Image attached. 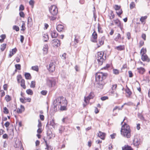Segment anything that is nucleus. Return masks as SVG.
Segmentation results:
<instances>
[{"instance_id": "51", "label": "nucleus", "mask_w": 150, "mask_h": 150, "mask_svg": "<svg viewBox=\"0 0 150 150\" xmlns=\"http://www.w3.org/2000/svg\"><path fill=\"white\" fill-rule=\"evenodd\" d=\"M113 73L115 74H118L119 73V71L118 70L116 69H114L113 70Z\"/></svg>"}, {"instance_id": "62", "label": "nucleus", "mask_w": 150, "mask_h": 150, "mask_svg": "<svg viewBox=\"0 0 150 150\" xmlns=\"http://www.w3.org/2000/svg\"><path fill=\"white\" fill-rule=\"evenodd\" d=\"M2 137L4 139H7L8 138V136L6 134H5L3 135Z\"/></svg>"}, {"instance_id": "13", "label": "nucleus", "mask_w": 150, "mask_h": 150, "mask_svg": "<svg viewBox=\"0 0 150 150\" xmlns=\"http://www.w3.org/2000/svg\"><path fill=\"white\" fill-rule=\"evenodd\" d=\"M105 39V37L104 36L102 37L101 38H100L98 40V42L97 44V48H99L104 43V40Z\"/></svg>"}, {"instance_id": "63", "label": "nucleus", "mask_w": 150, "mask_h": 150, "mask_svg": "<svg viewBox=\"0 0 150 150\" xmlns=\"http://www.w3.org/2000/svg\"><path fill=\"white\" fill-rule=\"evenodd\" d=\"M129 76V77L131 78L133 77V74L132 72L131 71H128Z\"/></svg>"}, {"instance_id": "3", "label": "nucleus", "mask_w": 150, "mask_h": 150, "mask_svg": "<svg viewBox=\"0 0 150 150\" xmlns=\"http://www.w3.org/2000/svg\"><path fill=\"white\" fill-rule=\"evenodd\" d=\"M121 134L127 138H129L131 136V130L130 126L126 122H125L123 125H122L120 130Z\"/></svg>"}, {"instance_id": "44", "label": "nucleus", "mask_w": 150, "mask_h": 150, "mask_svg": "<svg viewBox=\"0 0 150 150\" xmlns=\"http://www.w3.org/2000/svg\"><path fill=\"white\" fill-rule=\"evenodd\" d=\"M26 93L28 94L32 95L33 94V91L30 89H27L26 91Z\"/></svg>"}, {"instance_id": "39", "label": "nucleus", "mask_w": 150, "mask_h": 150, "mask_svg": "<svg viewBox=\"0 0 150 150\" xmlns=\"http://www.w3.org/2000/svg\"><path fill=\"white\" fill-rule=\"evenodd\" d=\"M47 85L50 87H52V79H48L47 81Z\"/></svg>"}, {"instance_id": "52", "label": "nucleus", "mask_w": 150, "mask_h": 150, "mask_svg": "<svg viewBox=\"0 0 150 150\" xmlns=\"http://www.w3.org/2000/svg\"><path fill=\"white\" fill-rule=\"evenodd\" d=\"M47 93V91L46 90H42L41 91V94L43 96H45Z\"/></svg>"}, {"instance_id": "15", "label": "nucleus", "mask_w": 150, "mask_h": 150, "mask_svg": "<svg viewBox=\"0 0 150 150\" xmlns=\"http://www.w3.org/2000/svg\"><path fill=\"white\" fill-rule=\"evenodd\" d=\"M117 36H115L114 40L116 42H120V40H123L124 39V37H121V34L119 33H117Z\"/></svg>"}, {"instance_id": "18", "label": "nucleus", "mask_w": 150, "mask_h": 150, "mask_svg": "<svg viewBox=\"0 0 150 150\" xmlns=\"http://www.w3.org/2000/svg\"><path fill=\"white\" fill-rule=\"evenodd\" d=\"M106 135V134L105 133L101 131H99L97 134L98 137L103 140L105 139Z\"/></svg>"}, {"instance_id": "49", "label": "nucleus", "mask_w": 150, "mask_h": 150, "mask_svg": "<svg viewBox=\"0 0 150 150\" xmlns=\"http://www.w3.org/2000/svg\"><path fill=\"white\" fill-rule=\"evenodd\" d=\"M144 44V41L143 40H140L139 44V46L140 48Z\"/></svg>"}, {"instance_id": "14", "label": "nucleus", "mask_w": 150, "mask_h": 150, "mask_svg": "<svg viewBox=\"0 0 150 150\" xmlns=\"http://www.w3.org/2000/svg\"><path fill=\"white\" fill-rule=\"evenodd\" d=\"M113 21L115 25L120 28L122 30L123 28V24L121 23V21L118 18L114 20Z\"/></svg>"}, {"instance_id": "16", "label": "nucleus", "mask_w": 150, "mask_h": 150, "mask_svg": "<svg viewBox=\"0 0 150 150\" xmlns=\"http://www.w3.org/2000/svg\"><path fill=\"white\" fill-rule=\"evenodd\" d=\"M20 100L21 103H25L26 102H30L31 101V98H26L24 97L23 98H20Z\"/></svg>"}, {"instance_id": "1", "label": "nucleus", "mask_w": 150, "mask_h": 150, "mask_svg": "<svg viewBox=\"0 0 150 150\" xmlns=\"http://www.w3.org/2000/svg\"><path fill=\"white\" fill-rule=\"evenodd\" d=\"M53 104L54 110L57 111V109L61 111L67 110V101L63 96L57 98L54 101Z\"/></svg>"}, {"instance_id": "60", "label": "nucleus", "mask_w": 150, "mask_h": 150, "mask_svg": "<svg viewBox=\"0 0 150 150\" xmlns=\"http://www.w3.org/2000/svg\"><path fill=\"white\" fill-rule=\"evenodd\" d=\"M127 37L128 40H130L131 38V33L129 32L127 33Z\"/></svg>"}, {"instance_id": "46", "label": "nucleus", "mask_w": 150, "mask_h": 150, "mask_svg": "<svg viewBox=\"0 0 150 150\" xmlns=\"http://www.w3.org/2000/svg\"><path fill=\"white\" fill-rule=\"evenodd\" d=\"M135 4L134 2H132L130 4V9H132L135 7Z\"/></svg>"}, {"instance_id": "50", "label": "nucleus", "mask_w": 150, "mask_h": 150, "mask_svg": "<svg viewBox=\"0 0 150 150\" xmlns=\"http://www.w3.org/2000/svg\"><path fill=\"white\" fill-rule=\"evenodd\" d=\"M19 15L20 16L23 18H24L25 17V14L22 11H20L19 13Z\"/></svg>"}, {"instance_id": "26", "label": "nucleus", "mask_w": 150, "mask_h": 150, "mask_svg": "<svg viewBox=\"0 0 150 150\" xmlns=\"http://www.w3.org/2000/svg\"><path fill=\"white\" fill-rule=\"evenodd\" d=\"M126 92V95L127 97H129L131 96L132 93L130 89L127 86V88L125 90Z\"/></svg>"}, {"instance_id": "31", "label": "nucleus", "mask_w": 150, "mask_h": 150, "mask_svg": "<svg viewBox=\"0 0 150 150\" xmlns=\"http://www.w3.org/2000/svg\"><path fill=\"white\" fill-rule=\"evenodd\" d=\"M5 100L7 102L11 101L12 100V98L11 96L8 95H6L5 96Z\"/></svg>"}, {"instance_id": "55", "label": "nucleus", "mask_w": 150, "mask_h": 150, "mask_svg": "<svg viewBox=\"0 0 150 150\" xmlns=\"http://www.w3.org/2000/svg\"><path fill=\"white\" fill-rule=\"evenodd\" d=\"M34 1L33 0H30L29 1V4L31 5L32 7H33L34 4Z\"/></svg>"}, {"instance_id": "20", "label": "nucleus", "mask_w": 150, "mask_h": 150, "mask_svg": "<svg viewBox=\"0 0 150 150\" xmlns=\"http://www.w3.org/2000/svg\"><path fill=\"white\" fill-rule=\"evenodd\" d=\"M141 59L143 61H146L147 62H149L150 59L146 54H142L141 56Z\"/></svg>"}, {"instance_id": "7", "label": "nucleus", "mask_w": 150, "mask_h": 150, "mask_svg": "<svg viewBox=\"0 0 150 150\" xmlns=\"http://www.w3.org/2000/svg\"><path fill=\"white\" fill-rule=\"evenodd\" d=\"M103 56L104 53L102 52H99L97 53L96 59L99 65H101L103 63L104 59L103 58Z\"/></svg>"}, {"instance_id": "61", "label": "nucleus", "mask_w": 150, "mask_h": 150, "mask_svg": "<svg viewBox=\"0 0 150 150\" xmlns=\"http://www.w3.org/2000/svg\"><path fill=\"white\" fill-rule=\"evenodd\" d=\"M46 148H45L47 150H52V148L49 145H48L46 146Z\"/></svg>"}, {"instance_id": "11", "label": "nucleus", "mask_w": 150, "mask_h": 150, "mask_svg": "<svg viewBox=\"0 0 150 150\" xmlns=\"http://www.w3.org/2000/svg\"><path fill=\"white\" fill-rule=\"evenodd\" d=\"M52 45L54 47H57L60 45V41L57 39H53L51 41Z\"/></svg>"}, {"instance_id": "45", "label": "nucleus", "mask_w": 150, "mask_h": 150, "mask_svg": "<svg viewBox=\"0 0 150 150\" xmlns=\"http://www.w3.org/2000/svg\"><path fill=\"white\" fill-rule=\"evenodd\" d=\"M3 112L5 114H7L9 112L8 109L6 107L4 108Z\"/></svg>"}, {"instance_id": "30", "label": "nucleus", "mask_w": 150, "mask_h": 150, "mask_svg": "<svg viewBox=\"0 0 150 150\" xmlns=\"http://www.w3.org/2000/svg\"><path fill=\"white\" fill-rule=\"evenodd\" d=\"M25 78L26 79H31L32 76L30 73H25L24 74Z\"/></svg>"}, {"instance_id": "24", "label": "nucleus", "mask_w": 150, "mask_h": 150, "mask_svg": "<svg viewBox=\"0 0 150 150\" xmlns=\"http://www.w3.org/2000/svg\"><path fill=\"white\" fill-rule=\"evenodd\" d=\"M122 148V150H134L131 146L128 145H125Z\"/></svg>"}, {"instance_id": "25", "label": "nucleus", "mask_w": 150, "mask_h": 150, "mask_svg": "<svg viewBox=\"0 0 150 150\" xmlns=\"http://www.w3.org/2000/svg\"><path fill=\"white\" fill-rule=\"evenodd\" d=\"M17 51V49L16 48H15L12 49L11 51H10L9 54V57H11L16 53Z\"/></svg>"}, {"instance_id": "33", "label": "nucleus", "mask_w": 150, "mask_h": 150, "mask_svg": "<svg viewBox=\"0 0 150 150\" xmlns=\"http://www.w3.org/2000/svg\"><path fill=\"white\" fill-rule=\"evenodd\" d=\"M27 24L28 25H31L33 24V20L31 17H28L27 20Z\"/></svg>"}, {"instance_id": "9", "label": "nucleus", "mask_w": 150, "mask_h": 150, "mask_svg": "<svg viewBox=\"0 0 150 150\" xmlns=\"http://www.w3.org/2000/svg\"><path fill=\"white\" fill-rule=\"evenodd\" d=\"M49 11L51 14L53 16L56 15L58 12V8L55 5L51 6L49 8Z\"/></svg>"}, {"instance_id": "2", "label": "nucleus", "mask_w": 150, "mask_h": 150, "mask_svg": "<svg viewBox=\"0 0 150 150\" xmlns=\"http://www.w3.org/2000/svg\"><path fill=\"white\" fill-rule=\"evenodd\" d=\"M108 76L107 73L98 72L95 74V80L98 87L102 88L106 84L105 79Z\"/></svg>"}, {"instance_id": "56", "label": "nucleus", "mask_w": 150, "mask_h": 150, "mask_svg": "<svg viewBox=\"0 0 150 150\" xmlns=\"http://www.w3.org/2000/svg\"><path fill=\"white\" fill-rule=\"evenodd\" d=\"M56 83V82L55 80L53 78L52 79V87L55 86Z\"/></svg>"}, {"instance_id": "59", "label": "nucleus", "mask_w": 150, "mask_h": 150, "mask_svg": "<svg viewBox=\"0 0 150 150\" xmlns=\"http://www.w3.org/2000/svg\"><path fill=\"white\" fill-rule=\"evenodd\" d=\"M24 9V7L23 5L21 4L20 5L19 8V11H23Z\"/></svg>"}, {"instance_id": "21", "label": "nucleus", "mask_w": 150, "mask_h": 150, "mask_svg": "<svg viewBox=\"0 0 150 150\" xmlns=\"http://www.w3.org/2000/svg\"><path fill=\"white\" fill-rule=\"evenodd\" d=\"M50 34L52 38H56L58 36V33L55 30H51Z\"/></svg>"}, {"instance_id": "58", "label": "nucleus", "mask_w": 150, "mask_h": 150, "mask_svg": "<svg viewBox=\"0 0 150 150\" xmlns=\"http://www.w3.org/2000/svg\"><path fill=\"white\" fill-rule=\"evenodd\" d=\"M1 93H0V97L1 98H2L4 96H5V92L3 90H1Z\"/></svg>"}, {"instance_id": "34", "label": "nucleus", "mask_w": 150, "mask_h": 150, "mask_svg": "<svg viewBox=\"0 0 150 150\" xmlns=\"http://www.w3.org/2000/svg\"><path fill=\"white\" fill-rule=\"evenodd\" d=\"M147 16H142L140 19V21L142 23H145V20L147 18Z\"/></svg>"}, {"instance_id": "42", "label": "nucleus", "mask_w": 150, "mask_h": 150, "mask_svg": "<svg viewBox=\"0 0 150 150\" xmlns=\"http://www.w3.org/2000/svg\"><path fill=\"white\" fill-rule=\"evenodd\" d=\"M31 69H32L34 71H35L37 72H38L39 71V68L38 66H32Z\"/></svg>"}, {"instance_id": "32", "label": "nucleus", "mask_w": 150, "mask_h": 150, "mask_svg": "<svg viewBox=\"0 0 150 150\" xmlns=\"http://www.w3.org/2000/svg\"><path fill=\"white\" fill-rule=\"evenodd\" d=\"M109 18L110 20L113 19L115 17V14L114 13L113 11H111L108 15Z\"/></svg>"}, {"instance_id": "35", "label": "nucleus", "mask_w": 150, "mask_h": 150, "mask_svg": "<svg viewBox=\"0 0 150 150\" xmlns=\"http://www.w3.org/2000/svg\"><path fill=\"white\" fill-rule=\"evenodd\" d=\"M74 42L76 43H78L80 40V37L78 35H76L75 36Z\"/></svg>"}, {"instance_id": "19", "label": "nucleus", "mask_w": 150, "mask_h": 150, "mask_svg": "<svg viewBox=\"0 0 150 150\" xmlns=\"http://www.w3.org/2000/svg\"><path fill=\"white\" fill-rule=\"evenodd\" d=\"M57 29L59 32L64 31L65 30V27L64 25L62 24H59L57 26Z\"/></svg>"}, {"instance_id": "29", "label": "nucleus", "mask_w": 150, "mask_h": 150, "mask_svg": "<svg viewBox=\"0 0 150 150\" xmlns=\"http://www.w3.org/2000/svg\"><path fill=\"white\" fill-rule=\"evenodd\" d=\"M137 69L138 70V72L140 74H143L145 71V69L142 67L138 68H137Z\"/></svg>"}, {"instance_id": "8", "label": "nucleus", "mask_w": 150, "mask_h": 150, "mask_svg": "<svg viewBox=\"0 0 150 150\" xmlns=\"http://www.w3.org/2000/svg\"><path fill=\"white\" fill-rule=\"evenodd\" d=\"M113 8L115 11L116 13L118 16L120 18H122L121 15L123 13V11L121 6L117 5H114L113 6Z\"/></svg>"}, {"instance_id": "12", "label": "nucleus", "mask_w": 150, "mask_h": 150, "mask_svg": "<svg viewBox=\"0 0 150 150\" xmlns=\"http://www.w3.org/2000/svg\"><path fill=\"white\" fill-rule=\"evenodd\" d=\"M93 32L92 33L91 35V41L94 42H97L98 34L94 29L93 30Z\"/></svg>"}, {"instance_id": "38", "label": "nucleus", "mask_w": 150, "mask_h": 150, "mask_svg": "<svg viewBox=\"0 0 150 150\" xmlns=\"http://www.w3.org/2000/svg\"><path fill=\"white\" fill-rule=\"evenodd\" d=\"M98 32L100 33H102L103 31L102 29V28L101 27L99 23L98 24Z\"/></svg>"}, {"instance_id": "47", "label": "nucleus", "mask_w": 150, "mask_h": 150, "mask_svg": "<svg viewBox=\"0 0 150 150\" xmlns=\"http://www.w3.org/2000/svg\"><path fill=\"white\" fill-rule=\"evenodd\" d=\"M127 122H128L127 118L126 117H124L123 121L121 123V125H123V124H124L125 122H126V124H127Z\"/></svg>"}, {"instance_id": "36", "label": "nucleus", "mask_w": 150, "mask_h": 150, "mask_svg": "<svg viewBox=\"0 0 150 150\" xmlns=\"http://www.w3.org/2000/svg\"><path fill=\"white\" fill-rule=\"evenodd\" d=\"M69 119L68 117H65L63 118L62 119V122L64 123H69Z\"/></svg>"}, {"instance_id": "54", "label": "nucleus", "mask_w": 150, "mask_h": 150, "mask_svg": "<svg viewBox=\"0 0 150 150\" xmlns=\"http://www.w3.org/2000/svg\"><path fill=\"white\" fill-rule=\"evenodd\" d=\"M108 97L107 96H104L101 97L100 98V99L102 101H104L108 100Z\"/></svg>"}, {"instance_id": "23", "label": "nucleus", "mask_w": 150, "mask_h": 150, "mask_svg": "<svg viewBox=\"0 0 150 150\" xmlns=\"http://www.w3.org/2000/svg\"><path fill=\"white\" fill-rule=\"evenodd\" d=\"M115 48L118 51H122L125 50V46L124 45H120L115 47Z\"/></svg>"}, {"instance_id": "10", "label": "nucleus", "mask_w": 150, "mask_h": 150, "mask_svg": "<svg viewBox=\"0 0 150 150\" xmlns=\"http://www.w3.org/2000/svg\"><path fill=\"white\" fill-rule=\"evenodd\" d=\"M55 64V62H51L49 65L47 67L49 72L52 73L55 71L56 68Z\"/></svg>"}, {"instance_id": "53", "label": "nucleus", "mask_w": 150, "mask_h": 150, "mask_svg": "<svg viewBox=\"0 0 150 150\" xmlns=\"http://www.w3.org/2000/svg\"><path fill=\"white\" fill-rule=\"evenodd\" d=\"M13 30H15L16 31H18L19 30V27L16 25L13 26Z\"/></svg>"}, {"instance_id": "27", "label": "nucleus", "mask_w": 150, "mask_h": 150, "mask_svg": "<svg viewBox=\"0 0 150 150\" xmlns=\"http://www.w3.org/2000/svg\"><path fill=\"white\" fill-rule=\"evenodd\" d=\"M43 39L45 42H47L49 39V36L47 33H42Z\"/></svg>"}, {"instance_id": "28", "label": "nucleus", "mask_w": 150, "mask_h": 150, "mask_svg": "<svg viewBox=\"0 0 150 150\" xmlns=\"http://www.w3.org/2000/svg\"><path fill=\"white\" fill-rule=\"evenodd\" d=\"M48 49V47L47 44L45 45L43 49V53L44 54H47V53Z\"/></svg>"}, {"instance_id": "22", "label": "nucleus", "mask_w": 150, "mask_h": 150, "mask_svg": "<svg viewBox=\"0 0 150 150\" xmlns=\"http://www.w3.org/2000/svg\"><path fill=\"white\" fill-rule=\"evenodd\" d=\"M117 85L116 84L112 85L111 87V90L110 91L111 94H114L115 93Z\"/></svg>"}, {"instance_id": "37", "label": "nucleus", "mask_w": 150, "mask_h": 150, "mask_svg": "<svg viewBox=\"0 0 150 150\" xmlns=\"http://www.w3.org/2000/svg\"><path fill=\"white\" fill-rule=\"evenodd\" d=\"M36 82L35 81H32L31 82L30 84V87L34 88L35 87Z\"/></svg>"}, {"instance_id": "17", "label": "nucleus", "mask_w": 150, "mask_h": 150, "mask_svg": "<svg viewBox=\"0 0 150 150\" xmlns=\"http://www.w3.org/2000/svg\"><path fill=\"white\" fill-rule=\"evenodd\" d=\"M25 110V108L22 105H21L20 107L17 108L16 112L18 114H21Z\"/></svg>"}, {"instance_id": "41", "label": "nucleus", "mask_w": 150, "mask_h": 150, "mask_svg": "<svg viewBox=\"0 0 150 150\" xmlns=\"http://www.w3.org/2000/svg\"><path fill=\"white\" fill-rule=\"evenodd\" d=\"M146 48L144 47L142 48L141 50L140 54L142 55V54H145L146 53Z\"/></svg>"}, {"instance_id": "40", "label": "nucleus", "mask_w": 150, "mask_h": 150, "mask_svg": "<svg viewBox=\"0 0 150 150\" xmlns=\"http://www.w3.org/2000/svg\"><path fill=\"white\" fill-rule=\"evenodd\" d=\"M6 44L3 43L1 45L0 49L2 51H3L6 48Z\"/></svg>"}, {"instance_id": "4", "label": "nucleus", "mask_w": 150, "mask_h": 150, "mask_svg": "<svg viewBox=\"0 0 150 150\" xmlns=\"http://www.w3.org/2000/svg\"><path fill=\"white\" fill-rule=\"evenodd\" d=\"M95 96V95L93 92H91L90 93L88 96L84 97V103L83 104V106L84 108L85 107L88 105L90 102V100L93 99Z\"/></svg>"}, {"instance_id": "5", "label": "nucleus", "mask_w": 150, "mask_h": 150, "mask_svg": "<svg viewBox=\"0 0 150 150\" xmlns=\"http://www.w3.org/2000/svg\"><path fill=\"white\" fill-rule=\"evenodd\" d=\"M142 143L140 137L138 135H135L134 136L133 140V144L134 146L137 148L139 147V146Z\"/></svg>"}, {"instance_id": "43", "label": "nucleus", "mask_w": 150, "mask_h": 150, "mask_svg": "<svg viewBox=\"0 0 150 150\" xmlns=\"http://www.w3.org/2000/svg\"><path fill=\"white\" fill-rule=\"evenodd\" d=\"M54 121V119H52V120L50 121V125L52 126L53 127H54L55 125Z\"/></svg>"}, {"instance_id": "57", "label": "nucleus", "mask_w": 150, "mask_h": 150, "mask_svg": "<svg viewBox=\"0 0 150 150\" xmlns=\"http://www.w3.org/2000/svg\"><path fill=\"white\" fill-rule=\"evenodd\" d=\"M23 22V23L21 26L22 28L21 29V30H22L24 31L25 29V24L24 22Z\"/></svg>"}, {"instance_id": "6", "label": "nucleus", "mask_w": 150, "mask_h": 150, "mask_svg": "<svg viewBox=\"0 0 150 150\" xmlns=\"http://www.w3.org/2000/svg\"><path fill=\"white\" fill-rule=\"evenodd\" d=\"M17 80L18 83H19L21 87L23 89L26 88V86L25 83V80L23 79L21 75L19 74L17 76Z\"/></svg>"}, {"instance_id": "48", "label": "nucleus", "mask_w": 150, "mask_h": 150, "mask_svg": "<svg viewBox=\"0 0 150 150\" xmlns=\"http://www.w3.org/2000/svg\"><path fill=\"white\" fill-rule=\"evenodd\" d=\"M15 67L16 69H18V70H20L21 69V67L20 64H16L15 65Z\"/></svg>"}, {"instance_id": "64", "label": "nucleus", "mask_w": 150, "mask_h": 150, "mask_svg": "<svg viewBox=\"0 0 150 150\" xmlns=\"http://www.w3.org/2000/svg\"><path fill=\"white\" fill-rule=\"evenodd\" d=\"M3 89L4 90L7 91L8 85L6 84H4L3 86Z\"/></svg>"}]
</instances>
